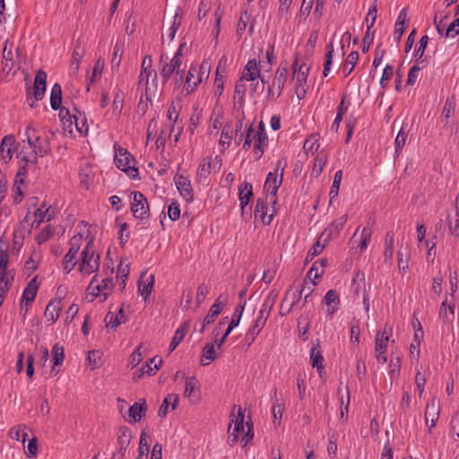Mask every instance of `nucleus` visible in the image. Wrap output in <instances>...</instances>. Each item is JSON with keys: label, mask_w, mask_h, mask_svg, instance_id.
I'll list each match as a JSON object with an SVG mask.
<instances>
[{"label": "nucleus", "mask_w": 459, "mask_h": 459, "mask_svg": "<svg viewBox=\"0 0 459 459\" xmlns=\"http://www.w3.org/2000/svg\"><path fill=\"white\" fill-rule=\"evenodd\" d=\"M310 360L313 368H316L320 372L324 368V358L320 350V344L317 341L316 344H314L310 351Z\"/></svg>", "instance_id": "nucleus-30"}, {"label": "nucleus", "mask_w": 459, "mask_h": 459, "mask_svg": "<svg viewBox=\"0 0 459 459\" xmlns=\"http://www.w3.org/2000/svg\"><path fill=\"white\" fill-rule=\"evenodd\" d=\"M289 74L288 65L281 64V65L277 68L275 72L274 78L272 82V84L268 86L267 93L268 99L270 100H277L284 88V85L287 82Z\"/></svg>", "instance_id": "nucleus-6"}, {"label": "nucleus", "mask_w": 459, "mask_h": 459, "mask_svg": "<svg viewBox=\"0 0 459 459\" xmlns=\"http://www.w3.org/2000/svg\"><path fill=\"white\" fill-rule=\"evenodd\" d=\"M278 295L279 292L276 290H273L269 292L267 297L264 299V303L259 310V317L264 318V320L267 321L271 310L277 300Z\"/></svg>", "instance_id": "nucleus-20"}, {"label": "nucleus", "mask_w": 459, "mask_h": 459, "mask_svg": "<svg viewBox=\"0 0 459 459\" xmlns=\"http://www.w3.org/2000/svg\"><path fill=\"white\" fill-rule=\"evenodd\" d=\"M372 233H373V230L369 227H364L361 230L360 235H359V240L358 242V247H359L361 253L364 252L368 248V243L371 239Z\"/></svg>", "instance_id": "nucleus-39"}, {"label": "nucleus", "mask_w": 459, "mask_h": 459, "mask_svg": "<svg viewBox=\"0 0 459 459\" xmlns=\"http://www.w3.org/2000/svg\"><path fill=\"white\" fill-rule=\"evenodd\" d=\"M80 249V244L78 243V239L76 237H74L71 239V247L67 252V254L64 257L63 267L64 270L68 273H70L76 265V255Z\"/></svg>", "instance_id": "nucleus-15"}, {"label": "nucleus", "mask_w": 459, "mask_h": 459, "mask_svg": "<svg viewBox=\"0 0 459 459\" xmlns=\"http://www.w3.org/2000/svg\"><path fill=\"white\" fill-rule=\"evenodd\" d=\"M47 74L43 70H39L36 74L33 86V96L35 101L42 100L46 91Z\"/></svg>", "instance_id": "nucleus-19"}, {"label": "nucleus", "mask_w": 459, "mask_h": 459, "mask_svg": "<svg viewBox=\"0 0 459 459\" xmlns=\"http://www.w3.org/2000/svg\"><path fill=\"white\" fill-rule=\"evenodd\" d=\"M449 224V230L451 234L459 236V194L456 196L455 199V223L453 224L452 221L448 222Z\"/></svg>", "instance_id": "nucleus-54"}, {"label": "nucleus", "mask_w": 459, "mask_h": 459, "mask_svg": "<svg viewBox=\"0 0 459 459\" xmlns=\"http://www.w3.org/2000/svg\"><path fill=\"white\" fill-rule=\"evenodd\" d=\"M39 288V283L38 281V276H35L33 279H31L27 286L25 287L22 297L20 302V309L22 311L23 309V304L25 303L26 306H29L30 303H32L37 296L38 290Z\"/></svg>", "instance_id": "nucleus-12"}, {"label": "nucleus", "mask_w": 459, "mask_h": 459, "mask_svg": "<svg viewBox=\"0 0 459 459\" xmlns=\"http://www.w3.org/2000/svg\"><path fill=\"white\" fill-rule=\"evenodd\" d=\"M52 354H53V360H54V366L52 368V372L55 371V367L61 365L65 359V352L64 348L62 346H59L57 343L55 344L52 348Z\"/></svg>", "instance_id": "nucleus-48"}, {"label": "nucleus", "mask_w": 459, "mask_h": 459, "mask_svg": "<svg viewBox=\"0 0 459 459\" xmlns=\"http://www.w3.org/2000/svg\"><path fill=\"white\" fill-rule=\"evenodd\" d=\"M304 290L305 287L297 289L294 291L292 290V288H290L287 290L280 307V315L281 316L288 315L292 310V308L299 304Z\"/></svg>", "instance_id": "nucleus-8"}, {"label": "nucleus", "mask_w": 459, "mask_h": 459, "mask_svg": "<svg viewBox=\"0 0 459 459\" xmlns=\"http://www.w3.org/2000/svg\"><path fill=\"white\" fill-rule=\"evenodd\" d=\"M9 264V255H8V247H0V278L8 279V277L13 276L14 279V273L13 270H8Z\"/></svg>", "instance_id": "nucleus-21"}, {"label": "nucleus", "mask_w": 459, "mask_h": 459, "mask_svg": "<svg viewBox=\"0 0 459 459\" xmlns=\"http://www.w3.org/2000/svg\"><path fill=\"white\" fill-rule=\"evenodd\" d=\"M446 308L449 310V313L454 316L455 314V305L452 301L448 299L447 297H446L445 300L441 303V306L439 307V317L443 320L447 319V312Z\"/></svg>", "instance_id": "nucleus-51"}, {"label": "nucleus", "mask_w": 459, "mask_h": 459, "mask_svg": "<svg viewBox=\"0 0 459 459\" xmlns=\"http://www.w3.org/2000/svg\"><path fill=\"white\" fill-rule=\"evenodd\" d=\"M327 264L328 261L326 258H321L316 260L307 272V277L309 278L310 280L320 277L324 273L325 267L327 265Z\"/></svg>", "instance_id": "nucleus-33"}, {"label": "nucleus", "mask_w": 459, "mask_h": 459, "mask_svg": "<svg viewBox=\"0 0 459 459\" xmlns=\"http://www.w3.org/2000/svg\"><path fill=\"white\" fill-rule=\"evenodd\" d=\"M359 60V53L357 51L351 52L346 59V64L342 67L344 76H348L353 70Z\"/></svg>", "instance_id": "nucleus-41"}, {"label": "nucleus", "mask_w": 459, "mask_h": 459, "mask_svg": "<svg viewBox=\"0 0 459 459\" xmlns=\"http://www.w3.org/2000/svg\"><path fill=\"white\" fill-rule=\"evenodd\" d=\"M347 220L348 214H343L339 219L333 221L329 226V228L322 233L321 237H323L327 231V238H329L333 234H338L339 231L343 228V226L347 222Z\"/></svg>", "instance_id": "nucleus-36"}, {"label": "nucleus", "mask_w": 459, "mask_h": 459, "mask_svg": "<svg viewBox=\"0 0 459 459\" xmlns=\"http://www.w3.org/2000/svg\"><path fill=\"white\" fill-rule=\"evenodd\" d=\"M253 139L254 144H268V136L263 121L259 122L257 130H255Z\"/></svg>", "instance_id": "nucleus-38"}, {"label": "nucleus", "mask_w": 459, "mask_h": 459, "mask_svg": "<svg viewBox=\"0 0 459 459\" xmlns=\"http://www.w3.org/2000/svg\"><path fill=\"white\" fill-rule=\"evenodd\" d=\"M244 418L242 409L238 407V414L235 416V419L231 420L232 423L229 427V431L235 432L238 436L241 435V433L245 431Z\"/></svg>", "instance_id": "nucleus-34"}, {"label": "nucleus", "mask_w": 459, "mask_h": 459, "mask_svg": "<svg viewBox=\"0 0 459 459\" xmlns=\"http://www.w3.org/2000/svg\"><path fill=\"white\" fill-rule=\"evenodd\" d=\"M124 104V94L118 88L115 89V97L113 100V112L116 115H119L123 108Z\"/></svg>", "instance_id": "nucleus-49"}, {"label": "nucleus", "mask_w": 459, "mask_h": 459, "mask_svg": "<svg viewBox=\"0 0 459 459\" xmlns=\"http://www.w3.org/2000/svg\"><path fill=\"white\" fill-rule=\"evenodd\" d=\"M147 411V405L145 399H140L139 402L134 403L128 410L129 416L134 422H138L145 415Z\"/></svg>", "instance_id": "nucleus-24"}, {"label": "nucleus", "mask_w": 459, "mask_h": 459, "mask_svg": "<svg viewBox=\"0 0 459 459\" xmlns=\"http://www.w3.org/2000/svg\"><path fill=\"white\" fill-rule=\"evenodd\" d=\"M199 389V381L195 377H189L186 378V386L184 395L191 397L195 390Z\"/></svg>", "instance_id": "nucleus-46"}, {"label": "nucleus", "mask_w": 459, "mask_h": 459, "mask_svg": "<svg viewBox=\"0 0 459 459\" xmlns=\"http://www.w3.org/2000/svg\"><path fill=\"white\" fill-rule=\"evenodd\" d=\"M178 109H179V103L172 101L170 106H169V108L168 114H167L168 119L170 122H172L171 131L174 128V124L176 123V121L178 118Z\"/></svg>", "instance_id": "nucleus-55"}, {"label": "nucleus", "mask_w": 459, "mask_h": 459, "mask_svg": "<svg viewBox=\"0 0 459 459\" xmlns=\"http://www.w3.org/2000/svg\"><path fill=\"white\" fill-rule=\"evenodd\" d=\"M132 195L131 212L134 217L142 221L148 219L150 213L146 197L137 191L133 192Z\"/></svg>", "instance_id": "nucleus-7"}, {"label": "nucleus", "mask_w": 459, "mask_h": 459, "mask_svg": "<svg viewBox=\"0 0 459 459\" xmlns=\"http://www.w3.org/2000/svg\"><path fill=\"white\" fill-rule=\"evenodd\" d=\"M268 203L270 202L269 199H267V196L265 197V199L258 198L256 200V204L254 212L255 217L260 218L262 222L265 225H269L272 222L275 211V205L272 204V212L270 214H267V210H269Z\"/></svg>", "instance_id": "nucleus-10"}, {"label": "nucleus", "mask_w": 459, "mask_h": 459, "mask_svg": "<svg viewBox=\"0 0 459 459\" xmlns=\"http://www.w3.org/2000/svg\"><path fill=\"white\" fill-rule=\"evenodd\" d=\"M261 62L255 58L249 60L244 67L241 81L253 82L260 76Z\"/></svg>", "instance_id": "nucleus-17"}, {"label": "nucleus", "mask_w": 459, "mask_h": 459, "mask_svg": "<svg viewBox=\"0 0 459 459\" xmlns=\"http://www.w3.org/2000/svg\"><path fill=\"white\" fill-rule=\"evenodd\" d=\"M82 261L79 264V272L85 275H90L97 272L100 268V255L96 253L91 242H89L82 250Z\"/></svg>", "instance_id": "nucleus-3"}, {"label": "nucleus", "mask_w": 459, "mask_h": 459, "mask_svg": "<svg viewBox=\"0 0 459 459\" xmlns=\"http://www.w3.org/2000/svg\"><path fill=\"white\" fill-rule=\"evenodd\" d=\"M188 327H189L188 323L185 322L176 331V333L172 338V341L169 344V351L170 352L173 351L178 347V345L183 341V339L185 338V336L187 333Z\"/></svg>", "instance_id": "nucleus-35"}, {"label": "nucleus", "mask_w": 459, "mask_h": 459, "mask_svg": "<svg viewBox=\"0 0 459 459\" xmlns=\"http://www.w3.org/2000/svg\"><path fill=\"white\" fill-rule=\"evenodd\" d=\"M15 138L12 134L5 135L0 144V152L2 158L7 161L10 160L14 152Z\"/></svg>", "instance_id": "nucleus-22"}, {"label": "nucleus", "mask_w": 459, "mask_h": 459, "mask_svg": "<svg viewBox=\"0 0 459 459\" xmlns=\"http://www.w3.org/2000/svg\"><path fill=\"white\" fill-rule=\"evenodd\" d=\"M115 163L122 171L126 172L131 178L138 176V169L135 168V160L124 148L116 149Z\"/></svg>", "instance_id": "nucleus-5"}, {"label": "nucleus", "mask_w": 459, "mask_h": 459, "mask_svg": "<svg viewBox=\"0 0 459 459\" xmlns=\"http://www.w3.org/2000/svg\"><path fill=\"white\" fill-rule=\"evenodd\" d=\"M439 418V405L438 402L436 400V398H432L426 406L425 410V421L428 425L430 421L429 425V431H431V429L434 428L437 424V421Z\"/></svg>", "instance_id": "nucleus-18"}, {"label": "nucleus", "mask_w": 459, "mask_h": 459, "mask_svg": "<svg viewBox=\"0 0 459 459\" xmlns=\"http://www.w3.org/2000/svg\"><path fill=\"white\" fill-rule=\"evenodd\" d=\"M8 44L9 42L8 40H6L4 43L2 56L4 64L3 70H6L7 73H9L14 67L15 65L12 46L8 47Z\"/></svg>", "instance_id": "nucleus-29"}, {"label": "nucleus", "mask_w": 459, "mask_h": 459, "mask_svg": "<svg viewBox=\"0 0 459 459\" xmlns=\"http://www.w3.org/2000/svg\"><path fill=\"white\" fill-rule=\"evenodd\" d=\"M265 323H266V320L257 316V318L255 320V322L250 326V328L248 329L247 332L257 336L259 334V333L261 332V330L264 328Z\"/></svg>", "instance_id": "nucleus-64"}, {"label": "nucleus", "mask_w": 459, "mask_h": 459, "mask_svg": "<svg viewBox=\"0 0 459 459\" xmlns=\"http://www.w3.org/2000/svg\"><path fill=\"white\" fill-rule=\"evenodd\" d=\"M178 403V395L176 394H168L165 399L163 400L159 411L158 415L161 418H164L168 413L169 406L171 404L172 410H175Z\"/></svg>", "instance_id": "nucleus-31"}, {"label": "nucleus", "mask_w": 459, "mask_h": 459, "mask_svg": "<svg viewBox=\"0 0 459 459\" xmlns=\"http://www.w3.org/2000/svg\"><path fill=\"white\" fill-rule=\"evenodd\" d=\"M253 195V186L251 183L244 182L238 187V196L240 201L241 209L248 204L251 196Z\"/></svg>", "instance_id": "nucleus-28"}, {"label": "nucleus", "mask_w": 459, "mask_h": 459, "mask_svg": "<svg viewBox=\"0 0 459 459\" xmlns=\"http://www.w3.org/2000/svg\"><path fill=\"white\" fill-rule=\"evenodd\" d=\"M123 56V43L117 41L114 46L113 56L111 59V67L112 69H117L120 65L121 59Z\"/></svg>", "instance_id": "nucleus-43"}, {"label": "nucleus", "mask_w": 459, "mask_h": 459, "mask_svg": "<svg viewBox=\"0 0 459 459\" xmlns=\"http://www.w3.org/2000/svg\"><path fill=\"white\" fill-rule=\"evenodd\" d=\"M325 162H326V158L325 155H317L315 158V162H314V166L312 169V174L315 175L316 177H318L322 173L324 167L325 165Z\"/></svg>", "instance_id": "nucleus-56"}, {"label": "nucleus", "mask_w": 459, "mask_h": 459, "mask_svg": "<svg viewBox=\"0 0 459 459\" xmlns=\"http://www.w3.org/2000/svg\"><path fill=\"white\" fill-rule=\"evenodd\" d=\"M384 257L385 262H391L394 256V234L387 232L385 237Z\"/></svg>", "instance_id": "nucleus-37"}, {"label": "nucleus", "mask_w": 459, "mask_h": 459, "mask_svg": "<svg viewBox=\"0 0 459 459\" xmlns=\"http://www.w3.org/2000/svg\"><path fill=\"white\" fill-rule=\"evenodd\" d=\"M319 135L318 134H311L309 138H307L304 143V150L307 152H313L314 149L317 150L319 147L318 143Z\"/></svg>", "instance_id": "nucleus-57"}, {"label": "nucleus", "mask_w": 459, "mask_h": 459, "mask_svg": "<svg viewBox=\"0 0 459 459\" xmlns=\"http://www.w3.org/2000/svg\"><path fill=\"white\" fill-rule=\"evenodd\" d=\"M325 302L327 306V313L333 315L338 310V305L340 303L339 295L336 290H330L325 296Z\"/></svg>", "instance_id": "nucleus-27"}, {"label": "nucleus", "mask_w": 459, "mask_h": 459, "mask_svg": "<svg viewBox=\"0 0 459 459\" xmlns=\"http://www.w3.org/2000/svg\"><path fill=\"white\" fill-rule=\"evenodd\" d=\"M85 55V47L80 42L77 41L74 45L73 53H72V59L80 61L83 58Z\"/></svg>", "instance_id": "nucleus-62"}, {"label": "nucleus", "mask_w": 459, "mask_h": 459, "mask_svg": "<svg viewBox=\"0 0 459 459\" xmlns=\"http://www.w3.org/2000/svg\"><path fill=\"white\" fill-rule=\"evenodd\" d=\"M376 2L377 1L375 0L373 4L369 7L367 17H366V22L368 23L367 27L368 30H370L373 27V25L376 22V19H377V9Z\"/></svg>", "instance_id": "nucleus-60"}, {"label": "nucleus", "mask_w": 459, "mask_h": 459, "mask_svg": "<svg viewBox=\"0 0 459 459\" xmlns=\"http://www.w3.org/2000/svg\"><path fill=\"white\" fill-rule=\"evenodd\" d=\"M326 54H325V62L324 65L323 74L324 76H327L330 72L332 62H333V42H330L326 47Z\"/></svg>", "instance_id": "nucleus-53"}, {"label": "nucleus", "mask_w": 459, "mask_h": 459, "mask_svg": "<svg viewBox=\"0 0 459 459\" xmlns=\"http://www.w3.org/2000/svg\"><path fill=\"white\" fill-rule=\"evenodd\" d=\"M61 309L62 307L60 300H50L47 305L44 312L47 322H48L50 325H53L58 319Z\"/></svg>", "instance_id": "nucleus-23"}, {"label": "nucleus", "mask_w": 459, "mask_h": 459, "mask_svg": "<svg viewBox=\"0 0 459 459\" xmlns=\"http://www.w3.org/2000/svg\"><path fill=\"white\" fill-rule=\"evenodd\" d=\"M342 170H338L335 172L334 177H333V181L330 192H329V196H330L331 201L333 199H334L335 197H337V195H338L340 184L342 181Z\"/></svg>", "instance_id": "nucleus-50"}, {"label": "nucleus", "mask_w": 459, "mask_h": 459, "mask_svg": "<svg viewBox=\"0 0 459 459\" xmlns=\"http://www.w3.org/2000/svg\"><path fill=\"white\" fill-rule=\"evenodd\" d=\"M226 299L222 298V295H220L212 306L210 307L208 315L204 317L202 327L200 329L201 333H204L206 326L210 325L215 321V318L221 314L222 307L225 305Z\"/></svg>", "instance_id": "nucleus-13"}, {"label": "nucleus", "mask_w": 459, "mask_h": 459, "mask_svg": "<svg viewBox=\"0 0 459 459\" xmlns=\"http://www.w3.org/2000/svg\"><path fill=\"white\" fill-rule=\"evenodd\" d=\"M25 135L27 146H22L18 156L27 164H36L39 157H45L50 152L49 138L33 125L26 127Z\"/></svg>", "instance_id": "nucleus-1"}, {"label": "nucleus", "mask_w": 459, "mask_h": 459, "mask_svg": "<svg viewBox=\"0 0 459 459\" xmlns=\"http://www.w3.org/2000/svg\"><path fill=\"white\" fill-rule=\"evenodd\" d=\"M175 184L181 196L186 202L190 203L194 200L193 188L191 182L187 178L184 177L183 175H179L175 178Z\"/></svg>", "instance_id": "nucleus-16"}, {"label": "nucleus", "mask_w": 459, "mask_h": 459, "mask_svg": "<svg viewBox=\"0 0 459 459\" xmlns=\"http://www.w3.org/2000/svg\"><path fill=\"white\" fill-rule=\"evenodd\" d=\"M168 215L169 218L175 221L180 217V207L177 202L171 203L168 207Z\"/></svg>", "instance_id": "nucleus-63"}, {"label": "nucleus", "mask_w": 459, "mask_h": 459, "mask_svg": "<svg viewBox=\"0 0 459 459\" xmlns=\"http://www.w3.org/2000/svg\"><path fill=\"white\" fill-rule=\"evenodd\" d=\"M204 72L195 65H191L186 77L185 89L186 93L193 92L203 80Z\"/></svg>", "instance_id": "nucleus-11"}, {"label": "nucleus", "mask_w": 459, "mask_h": 459, "mask_svg": "<svg viewBox=\"0 0 459 459\" xmlns=\"http://www.w3.org/2000/svg\"><path fill=\"white\" fill-rule=\"evenodd\" d=\"M26 427L24 425H20L16 427H13L10 429L8 436L13 440H20L22 438V442L24 443L27 438Z\"/></svg>", "instance_id": "nucleus-42"}, {"label": "nucleus", "mask_w": 459, "mask_h": 459, "mask_svg": "<svg viewBox=\"0 0 459 459\" xmlns=\"http://www.w3.org/2000/svg\"><path fill=\"white\" fill-rule=\"evenodd\" d=\"M389 340V335L383 332L382 333H377L375 340V352L376 359L379 363H385L387 360L386 357V346Z\"/></svg>", "instance_id": "nucleus-14"}, {"label": "nucleus", "mask_w": 459, "mask_h": 459, "mask_svg": "<svg viewBox=\"0 0 459 459\" xmlns=\"http://www.w3.org/2000/svg\"><path fill=\"white\" fill-rule=\"evenodd\" d=\"M282 178V172H281L280 179H278L276 171L269 172L266 177L264 187L267 192V199H269L270 204L273 205H275L277 203V191L281 185Z\"/></svg>", "instance_id": "nucleus-9"}, {"label": "nucleus", "mask_w": 459, "mask_h": 459, "mask_svg": "<svg viewBox=\"0 0 459 459\" xmlns=\"http://www.w3.org/2000/svg\"><path fill=\"white\" fill-rule=\"evenodd\" d=\"M153 76V81H157V73L154 70H149L148 73H140L139 76V85H144L145 87V95L148 100V91H149V78Z\"/></svg>", "instance_id": "nucleus-52"}, {"label": "nucleus", "mask_w": 459, "mask_h": 459, "mask_svg": "<svg viewBox=\"0 0 459 459\" xmlns=\"http://www.w3.org/2000/svg\"><path fill=\"white\" fill-rule=\"evenodd\" d=\"M230 126L226 125L223 126L221 131V135L220 139V144L223 148H228L230 144L231 135H230Z\"/></svg>", "instance_id": "nucleus-59"}, {"label": "nucleus", "mask_w": 459, "mask_h": 459, "mask_svg": "<svg viewBox=\"0 0 459 459\" xmlns=\"http://www.w3.org/2000/svg\"><path fill=\"white\" fill-rule=\"evenodd\" d=\"M458 34H459V18H456L446 27L445 36L455 38Z\"/></svg>", "instance_id": "nucleus-61"}, {"label": "nucleus", "mask_w": 459, "mask_h": 459, "mask_svg": "<svg viewBox=\"0 0 459 459\" xmlns=\"http://www.w3.org/2000/svg\"><path fill=\"white\" fill-rule=\"evenodd\" d=\"M104 65H105L104 60H102L101 58H99L96 61V64H95V65L93 67L91 75L88 78L89 82H88V85H87V91L90 90V85L91 83H94L95 82H97L100 78L102 71L104 69Z\"/></svg>", "instance_id": "nucleus-40"}, {"label": "nucleus", "mask_w": 459, "mask_h": 459, "mask_svg": "<svg viewBox=\"0 0 459 459\" xmlns=\"http://www.w3.org/2000/svg\"><path fill=\"white\" fill-rule=\"evenodd\" d=\"M154 283V275L151 274L146 277L145 273L141 275L138 284V291L140 294L146 299L152 292Z\"/></svg>", "instance_id": "nucleus-26"}, {"label": "nucleus", "mask_w": 459, "mask_h": 459, "mask_svg": "<svg viewBox=\"0 0 459 459\" xmlns=\"http://www.w3.org/2000/svg\"><path fill=\"white\" fill-rule=\"evenodd\" d=\"M186 48V42L181 43L174 56L169 60V56L161 54L160 56V77L163 83H166L173 74H176V83L180 85L184 79L183 65V49Z\"/></svg>", "instance_id": "nucleus-2"}, {"label": "nucleus", "mask_w": 459, "mask_h": 459, "mask_svg": "<svg viewBox=\"0 0 459 459\" xmlns=\"http://www.w3.org/2000/svg\"><path fill=\"white\" fill-rule=\"evenodd\" d=\"M62 104V88L59 83H55L51 90L50 105L54 110H60V115L63 114L65 108H61Z\"/></svg>", "instance_id": "nucleus-25"}, {"label": "nucleus", "mask_w": 459, "mask_h": 459, "mask_svg": "<svg viewBox=\"0 0 459 459\" xmlns=\"http://www.w3.org/2000/svg\"><path fill=\"white\" fill-rule=\"evenodd\" d=\"M406 126H402L398 134L396 135L394 141L396 153H399L405 144L408 136V130L406 129Z\"/></svg>", "instance_id": "nucleus-45"}, {"label": "nucleus", "mask_w": 459, "mask_h": 459, "mask_svg": "<svg viewBox=\"0 0 459 459\" xmlns=\"http://www.w3.org/2000/svg\"><path fill=\"white\" fill-rule=\"evenodd\" d=\"M149 453L148 437L145 432H143L140 437L139 442V454L135 459H146Z\"/></svg>", "instance_id": "nucleus-47"}, {"label": "nucleus", "mask_w": 459, "mask_h": 459, "mask_svg": "<svg viewBox=\"0 0 459 459\" xmlns=\"http://www.w3.org/2000/svg\"><path fill=\"white\" fill-rule=\"evenodd\" d=\"M428 42H429V38H428L427 35H424V36H422L420 38V39L419 41L418 48L415 51V56H418L417 64H419L420 62H423L421 60V58H422V56L424 55V52H425V49L427 48Z\"/></svg>", "instance_id": "nucleus-58"}, {"label": "nucleus", "mask_w": 459, "mask_h": 459, "mask_svg": "<svg viewBox=\"0 0 459 459\" xmlns=\"http://www.w3.org/2000/svg\"><path fill=\"white\" fill-rule=\"evenodd\" d=\"M113 287L111 279L105 278L100 282L98 275H95L87 288L86 298L89 301H93L97 297H102L101 300L104 301L111 293Z\"/></svg>", "instance_id": "nucleus-4"}, {"label": "nucleus", "mask_w": 459, "mask_h": 459, "mask_svg": "<svg viewBox=\"0 0 459 459\" xmlns=\"http://www.w3.org/2000/svg\"><path fill=\"white\" fill-rule=\"evenodd\" d=\"M211 173V161L209 158H205L200 163L197 169L198 181L205 180Z\"/></svg>", "instance_id": "nucleus-44"}, {"label": "nucleus", "mask_w": 459, "mask_h": 459, "mask_svg": "<svg viewBox=\"0 0 459 459\" xmlns=\"http://www.w3.org/2000/svg\"><path fill=\"white\" fill-rule=\"evenodd\" d=\"M214 342H209L205 344L203 349L202 356H201V364L203 366L209 365L212 361L215 360L217 358Z\"/></svg>", "instance_id": "nucleus-32"}]
</instances>
